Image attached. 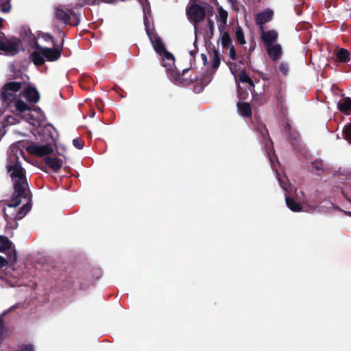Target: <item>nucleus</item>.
<instances>
[{
    "mask_svg": "<svg viewBox=\"0 0 351 351\" xmlns=\"http://www.w3.org/2000/svg\"><path fill=\"white\" fill-rule=\"evenodd\" d=\"M337 108L342 113L346 115L351 114V98L345 97L340 100L337 104Z\"/></svg>",
    "mask_w": 351,
    "mask_h": 351,
    "instance_id": "17",
    "label": "nucleus"
},
{
    "mask_svg": "<svg viewBox=\"0 0 351 351\" xmlns=\"http://www.w3.org/2000/svg\"><path fill=\"white\" fill-rule=\"evenodd\" d=\"M19 351H34L32 345H23Z\"/></svg>",
    "mask_w": 351,
    "mask_h": 351,
    "instance_id": "39",
    "label": "nucleus"
},
{
    "mask_svg": "<svg viewBox=\"0 0 351 351\" xmlns=\"http://www.w3.org/2000/svg\"><path fill=\"white\" fill-rule=\"evenodd\" d=\"M43 38L46 41L51 40L53 43V45H56V41L54 40V38L51 35H50L49 34H44L43 36Z\"/></svg>",
    "mask_w": 351,
    "mask_h": 351,
    "instance_id": "41",
    "label": "nucleus"
},
{
    "mask_svg": "<svg viewBox=\"0 0 351 351\" xmlns=\"http://www.w3.org/2000/svg\"><path fill=\"white\" fill-rule=\"evenodd\" d=\"M138 1L142 3L143 7V10H144V12H145V8H146V7H145V5H144L143 1H145V2L147 4V5H148V6H149V2H148V0H138Z\"/></svg>",
    "mask_w": 351,
    "mask_h": 351,
    "instance_id": "47",
    "label": "nucleus"
},
{
    "mask_svg": "<svg viewBox=\"0 0 351 351\" xmlns=\"http://www.w3.org/2000/svg\"><path fill=\"white\" fill-rule=\"evenodd\" d=\"M10 0H7V2L3 3L1 8V11L3 13H8L11 10Z\"/></svg>",
    "mask_w": 351,
    "mask_h": 351,
    "instance_id": "32",
    "label": "nucleus"
},
{
    "mask_svg": "<svg viewBox=\"0 0 351 351\" xmlns=\"http://www.w3.org/2000/svg\"><path fill=\"white\" fill-rule=\"evenodd\" d=\"M10 164L7 169L11 172L10 177L14 183V192L11 200L6 204L10 208H15L21 203V198H27L26 190L28 187L25 169L22 167L19 157L10 156Z\"/></svg>",
    "mask_w": 351,
    "mask_h": 351,
    "instance_id": "1",
    "label": "nucleus"
},
{
    "mask_svg": "<svg viewBox=\"0 0 351 351\" xmlns=\"http://www.w3.org/2000/svg\"><path fill=\"white\" fill-rule=\"evenodd\" d=\"M239 114L244 117H251L252 108L247 102H238L237 104Z\"/></svg>",
    "mask_w": 351,
    "mask_h": 351,
    "instance_id": "18",
    "label": "nucleus"
},
{
    "mask_svg": "<svg viewBox=\"0 0 351 351\" xmlns=\"http://www.w3.org/2000/svg\"><path fill=\"white\" fill-rule=\"evenodd\" d=\"M279 70L282 74L287 75L289 72L288 64L285 62H281L280 64L279 65Z\"/></svg>",
    "mask_w": 351,
    "mask_h": 351,
    "instance_id": "35",
    "label": "nucleus"
},
{
    "mask_svg": "<svg viewBox=\"0 0 351 351\" xmlns=\"http://www.w3.org/2000/svg\"><path fill=\"white\" fill-rule=\"evenodd\" d=\"M55 16L57 20L62 21L64 25L71 26L78 25L80 21V16L73 9L66 8L62 5L55 8Z\"/></svg>",
    "mask_w": 351,
    "mask_h": 351,
    "instance_id": "6",
    "label": "nucleus"
},
{
    "mask_svg": "<svg viewBox=\"0 0 351 351\" xmlns=\"http://www.w3.org/2000/svg\"><path fill=\"white\" fill-rule=\"evenodd\" d=\"M3 26V20L0 17V29ZM20 40L16 37L10 38L5 36V34L0 31V53L3 52L7 56H14L19 53Z\"/></svg>",
    "mask_w": 351,
    "mask_h": 351,
    "instance_id": "3",
    "label": "nucleus"
},
{
    "mask_svg": "<svg viewBox=\"0 0 351 351\" xmlns=\"http://www.w3.org/2000/svg\"><path fill=\"white\" fill-rule=\"evenodd\" d=\"M3 328H4L3 319L2 317H0V341L2 339Z\"/></svg>",
    "mask_w": 351,
    "mask_h": 351,
    "instance_id": "43",
    "label": "nucleus"
},
{
    "mask_svg": "<svg viewBox=\"0 0 351 351\" xmlns=\"http://www.w3.org/2000/svg\"><path fill=\"white\" fill-rule=\"evenodd\" d=\"M261 78H262V80H267V79H266V78H265V77H263V76H261Z\"/></svg>",
    "mask_w": 351,
    "mask_h": 351,
    "instance_id": "53",
    "label": "nucleus"
},
{
    "mask_svg": "<svg viewBox=\"0 0 351 351\" xmlns=\"http://www.w3.org/2000/svg\"><path fill=\"white\" fill-rule=\"evenodd\" d=\"M14 106L16 110L20 113L32 110V107L21 99H16Z\"/></svg>",
    "mask_w": 351,
    "mask_h": 351,
    "instance_id": "22",
    "label": "nucleus"
},
{
    "mask_svg": "<svg viewBox=\"0 0 351 351\" xmlns=\"http://www.w3.org/2000/svg\"><path fill=\"white\" fill-rule=\"evenodd\" d=\"M34 47L37 50L36 52L42 53L45 47L40 46L38 43H35Z\"/></svg>",
    "mask_w": 351,
    "mask_h": 351,
    "instance_id": "44",
    "label": "nucleus"
},
{
    "mask_svg": "<svg viewBox=\"0 0 351 351\" xmlns=\"http://www.w3.org/2000/svg\"><path fill=\"white\" fill-rule=\"evenodd\" d=\"M229 56L232 60H237V55L234 45L230 46Z\"/></svg>",
    "mask_w": 351,
    "mask_h": 351,
    "instance_id": "36",
    "label": "nucleus"
},
{
    "mask_svg": "<svg viewBox=\"0 0 351 351\" xmlns=\"http://www.w3.org/2000/svg\"><path fill=\"white\" fill-rule=\"evenodd\" d=\"M60 33L62 34V43H61V45L62 46L64 44V38L65 37V35L62 33V31H60Z\"/></svg>",
    "mask_w": 351,
    "mask_h": 351,
    "instance_id": "50",
    "label": "nucleus"
},
{
    "mask_svg": "<svg viewBox=\"0 0 351 351\" xmlns=\"http://www.w3.org/2000/svg\"><path fill=\"white\" fill-rule=\"evenodd\" d=\"M19 147L25 149L29 154L38 157L49 156L53 152V148L50 143L40 145L33 142L21 141L18 142Z\"/></svg>",
    "mask_w": 351,
    "mask_h": 351,
    "instance_id": "4",
    "label": "nucleus"
},
{
    "mask_svg": "<svg viewBox=\"0 0 351 351\" xmlns=\"http://www.w3.org/2000/svg\"><path fill=\"white\" fill-rule=\"evenodd\" d=\"M336 61L341 63H346L350 60V53L348 50L341 48L336 53Z\"/></svg>",
    "mask_w": 351,
    "mask_h": 351,
    "instance_id": "19",
    "label": "nucleus"
},
{
    "mask_svg": "<svg viewBox=\"0 0 351 351\" xmlns=\"http://www.w3.org/2000/svg\"><path fill=\"white\" fill-rule=\"evenodd\" d=\"M45 164L54 171H58L62 167V160L58 158L46 156L44 158Z\"/></svg>",
    "mask_w": 351,
    "mask_h": 351,
    "instance_id": "15",
    "label": "nucleus"
},
{
    "mask_svg": "<svg viewBox=\"0 0 351 351\" xmlns=\"http://www.w3.org/2000/svg\"><path fill=\"white\" fill-rule=\"evenodd\" d=\"M144 24L148 37H151L152 35L156 34L154 25L149 21L148 17L147 16H144Z\"/></svg>",
    "mask_w": 351,
    "mask_h": 351,
    "instance_id": "26",
    "label": "nucleus"
},
{
    "mask_svg": "<svg viewBox=\"0 0 351 351\" xmlns=\"http://www.w3.org/2000/svg\"><path fill=\"white\" fill-rule=\"evenodd\" d=\"M234 36H235V39H236L237 42L239 45H242L245 43L244 32H243L242 27L240 25H237L235 27Z\"/></svg>",
    "mask_w": 351,
    "mask_h": 351,
    "instance_id": "23",
    "label": "nucleus"
},
{
    "mask_svg": "<svg viewBox=\"0 0 351 351\" xmlns=\"http://www.w3.org/2000/svg\"><path fill=\"white\" fill-rule=\"evenodd\" d=\"M0 99L3 104H6L7 106H9L16 99V95L12 91L5 90H5L1 88L0 90Z\"/></svg>",
    "mask_w": 351,
    "mask_h": 351,
    "instance_id": "16",
    "label": "nucleus"
},
{
    "mask_svg": "<svg viewBox=\"0 0 351 351\" xmlns=\"http://www.w3.org/2000/svg\"><path fill=\"white\" fill-rule=\"evenodd\" d=\"M196 0H190V5L186 9V16L195 25L203 21L206 17V9L202 5L196 3Z\"/></svg>",
    "mask_w": 351,
    "mask_h": 351,
    "instance_id": "7",
    "label": "nucleus"
},
{
    "mask_svg": "<svg viewBox=\"0 0 351 351\" xmlns=\"http://www.w3.org/2000/svg\"><path fill=\"white\" fill-rule=\"evenodd\" d=\"M221 62V59L219 56V53L217 49L213 50V61L212 62V68L213 69H217Z\"/></svg>",
    "mask_w": 351,
    "mask_h": 351,
    "instance_id": "29",
    "label": "nucleus"
},
{
    "mask_svg": "<svg viewBox=\"0 0 351 351\" xmlns=\"http://www.w3.org/2000/svg\"><path fill=\"white\" fill-rule=\"evenodd\" d=\"M22 86L23 82H21L12 81L7 82L6 83H5L1 88H3V90H4L5 91L9 90L16 93L21 89Z\"/></svg>",
    "mask_w": 351,
    "mask_h": 351,
    "instance_id": "20",
    "label": "nucleus"
},
{
    "mask_svg": "<svg viewBox=\"0 0 351 351\" xmlns=\"http://www.w3.org/2000/svg\"><path fill=\"white\" fill-rule=\"evenodd\" d=\"M221 44L223 48L226 49L228 47L232 45V39L228 34V32H225L221 34Z\"/></svg>",
    "mask_w": 351,
    "mask_h": 351,
    "instance_id": "27",
    "label": "nucleus"
},
{
    "mask_svg": "<svg viewBox=\"0 0 351 351\" xmlns=\"http://www.w3.org/2000/svg\"><path fill=\"white\" fill-rule=\"evenodd\" d=\"M286 204L288 208L293 212H300L302 210V206L297 202L293 197H287L286 198Z\"/></svg>",
    "mask_w": 351,
    "mask_h": 351,
    "instance_id": "21",
    "label": "nucleus"
},
{
    "mask_svg": "<svg viewBox=\"0 0 351 351\" xmlns=\"http://www.w3.org/2000/svg\"><path fill=\"white\" fill-rule=\"evenodd\" d=\"M149 38L156 53L162 56L165 53L169 52L166 49L165 44L161 38L156 33L152 35L151 37H149Z\"/></svg>",
    "mask_w": 351,
    "mask_h": 351,
    "instance_id": "11",
    "label": "nucleus"
},
{
    "mask_svg": "<svg viewBox=\"0 0 351 351\" xmlns=\"http://www.w3.org/2000/svg\"><path fill=\"white\" fill-rule=\"evenodd\" d=\"M73 145L77 149H81L84 147V143L81 138H77L73 140Z\"/></svg>",
    "mask_w": 351,
    "mask_h": 351,
    "instance_id": "33",
    "label": "nucleus"
},
{
    "mask_svg": "<svg viewBox=\"0 0 351 351\" xmlns=\"http://www.w3.org/2000/svg\"><path fill=\"white\" fill-rule=\"evenodd\" d=\"M284 130L285 132L288 133L291 130H292V127L289 123H285L284 125Z\"/></svg>",
    "mask_w": 351,
    "mask_h": 351,
    "instance_id": "45",
    "label": "nucleus"
},
{
    "mask_svg": "<svg viewBox=\"0 0 351 351\" xmlns=\"http://www.w3.org/2000/svg\"><path fill=\"white\" fill-rule=\"evenodd\" d=\"M61 49L54 47H45L42 53L33 51L31 54V59L34 64L38 66H43L46 60L49 62L56 61L61 56Z\"/></svg>",
    "mask_w": 351,
    "mask_h": 351,
    "instance_id": "5",
    "label": "nucleus"
},
{
    "mask_svg": "<svg viewBox=\"0 0 351 351\" xmlns=\"http://www.w3.org/2000/svg\"><path fill=\"white\" fill-rule=\"evenodd\" d=\"M40 110V108H34V110Z\"/></svg>",
    "mask_w": 351,
    "mask_h": 351,
    "instance_id": "51",
    "label": "nucleus"
},
{
    "mask_svg": "<svg viewBox=\"0 0 351 351\" xmlns=\"http://www.w3.org/2000/svg\"><path fill=\"white\" fill-rule=\"evenodd\" d=\"M101 0H84V4L88 5H99Z\"/></svg>",
    "mask_w": 351,
    "mask_h": 351,
    "instance_id": "38",
    "label": "nucleus"
},
{
    "mask_svg": "<svg viewBox=\"0 0 351 351\" xmlns=\"http://www.w3.org/2000/svg\"><path fill=\"white\" fill-rule=\"evenodd\" d=\"M201 56H202V60H203L204 62H206V60H207L206 56L205 54L202 53V54L201 55Z\"/></svg>",
    "mask_w": 351,
    "mask_h": 351,
    "instance_id": "49",
    "label": "nucleus"
},
{
    "mask_svg": "<svg viewBox=\"0 0 351 351\" xmlns=\"http://www.w3.org/2000/svg\"><path fill=\"white\" fill-rule=\"evenodd\" d=\"M9 254L10 265H13L17 262V253L12 242L5 236L0 235V252L6 251Z\"/></svg>",
    "mask_w": 351,
    "mask_h": 351,
    "instance_id": "8",
    "label": "nucleus"
},
{
    "mask_svg": "<svg viewBox=\"0 0 351 351\" xmlns=\"http://www.w3.org/2000/svg\"><path fill=\"white\" fill-rule=\"evenodd\" d=\"M311 165L318 175L324 172L323 163L322 160H315L312 162Z\"/></svg>",
    "mask_w": 351,
    "mask_h": 351,
    "instance_id": "31",
    "label": "nucleus"
},
{
    "mask_svg": "<svg viewBox=\"0 0 351 351\" xmlns=\"http://www.w3.org/2000/svg\"><path fill=\"white\" fill-rule=\"evenodd\" d=\"M14 121V118L12 116H8L7 117V122L10 124H13Z\"/></svg>",
    "mask_w": 351,
    "mask_h": 351,
    "instance_id": "46",
    "label": "nucleus"
},
{
    "mask_svg": "<svg viewBox=\"0 0 351 351\" xmlns=\"http://www.w3.org/2000/svg\"><path fill=\"white\" fill-rule=\"evenodd\" d=\"M22 95L30 103L36 104L40 99V94L37 89L32 86H28L23 90Z\"/></svg>",
    "mask_w": 351,
    "mask_h": 351,
    "instance_id": "13",
    "label": "nucleus"
},
{
    "mask_svg": "<svg viewBox=\"0 0 351 351\" xmlns=\"http://www.w3.org/2000/svg\"><path fill=\"white\" fill-rule=\"evenodd\" d=\"M117 0H101V2H104L107 3H114Z\"/></svg>",
    "mask_w": 351,
    "mask_h": 351,
    "instance_id": "48",
    "label": "nucleus"
},
{
    "mask_svg": "<svg viewBox=\"0 0 351 351\" xmlns=\"http://www.w3.org/2000/svg\"><path fill=\"white\" fill-rule=\"evenodd\" d=\"M219 15H220L221 19L223 21H226L227 18H228V12L226 10H224L223 9H220L219 10Z\"/></svg>",
    "mask_w": 351,
    "mask_h": 351,
    "instance_id": "40",
    "label": "nucleus"
},
{
    "mask_svg": "<svg viewBox=\"0 0 351 351\" xmlns=\"http://www.w3.org/2000/svg\"><path fill=\"white\" fill-rule=\"evenodd\" d=\"M29 119L32 118V115L29 114Z\"/></svg>",
    "mask_w": 351,
    "mask_h": 351,
    "instance_id": "55",
    "label": "nucleus"
},
{
    "mask_svg": "<svg viewBox=\"0 0 351 351\" xmlns=\"http://www.w3.org/2000/svg\"><path fill=\"white\" fill-rule=\"evenodd\" d=\"M262 33L261 38L264 43L265 47H269L270 45H275L274 43L277 41L278 38V32L274 29L271 30H263V27H261Z\"/></svg>",
    "mask_w": 351,
    "mask_h": 351,
    "instance_id": "10",
    "label": "nucleus"
},
{
    "mask_svg": "<svg viewBox=\"0 0 351 351\" xmlns=\"http://www.w3.org/2000/svg\"><path fill=\"white\" fill-rule=\"evenodd\" d=\"M287 138L290 143L293 145L298 142L300 139V134L298 132L292 130L287 133Z\"/></svg>",
    "mask_w": 351,
    "mask_h": 351,
    "instance_id": "28",
    "label": "nucleus"
},
{
    "mask_svg": "<svg viewBox=\"0 0 351 351\" xmlns=\"http://www.w3.org/2000/svg\"><path fill=\"white\" fill-rule=\"evenodd\" d=\"M208 28L210 37H212L214 34L215 25L214 22L210 19H208Z\"/></svg>",
    "mask_w": 351,
    "mask_h": 351,
    "instance_id": "37",
    "label": "nucleus"
},
{
    "mask_svg": "<svg viewBox=\"0 0 351 351\" xmlns=\"http://www.w3.org/2000/svg\"><path fill=\"white\" fill-rule=\"evenodd\" d=\"M274 16V12L271 10L266 9L264 11L258 13L255 16L256 23L258 25L262 26L271 21Z\"/></svg>",
    "mask_w": 351,
    "mask_h": 351,
    "instance_id": "12",
    "label": "nucleus"
},
{
    "mask_svg": "<svg viewBox=\"0 0 351 351\" xmlns=\"http://www.w3.org/2000/svg\"><path fill=\"white\" fill-rule=\"evenodd\" d=\"M239 80L242 83H247L250 86H254V84L253 80L250 77V76L246 73L245 70L241 71L239 74Z\"/></svg>",
    "mask_w": 351,
    "mask_h": 351,
    "instance_id": "25",
    "label": "nucleus"
},
{
    "mask_svg": "<svg viewBox=\"0 0 351 351\" xmlns=\"http://www.w3.org/2000/svg\"><path fill=\"white\" fill-rule=\"evenodd\" d=\"M265 49L269 57L274 62L278 60L282 54V47L280 44L265 47Z\"/></svg>",
    "mask_w": 351,
    "mask_h": 351,
    "instance_id": "14",
    "label": "nucleus"
},
{
    "mask_svg": "<svg viewBox=\"0 0 351 351\" xmlns=\"http://www.w3.org/2000/svg\"><path fill=\"white\" fill-rule=\"evenodd\" d=\"M31 204L27 203L24 204L16 213H11L9 215L5 209H3V215L5 219L8 221L9 220H20L30 210Z\"/></svg>",
    "mask_w": 351,
    "mask_h": 351,
    "instance_id": "9",
    "label": "nucleus"
},
{
    "mask_svg": "<svg viewBox=\"0 0 351 351\" xmlns=\"http://www.w3.org/2000/svg\"><path fill=\"white\" fill-rule=\"evenodd\" d=\"M162 65L166 68V72L168 77L176 84L186 86L192 82V80H187L183 77L184 73L189 71L188 69H184L182 73H180L175 66V58L170 52H167L162 55Z\"/></svg>",
    "mask_w": 351,
    "mask_h": 351,
    "instance_id": "2",
    "label": "nucleus"
},
{
    "mask_svg": "<svg viewBox=\"0 0 351 351\" xmlns=\"http://www.w3.org/2000/svg\"><path fill=\"white\" fill-rule=\"evenodd\" d=\"M261 135L265 146L267 148L270 149V147H272L273 145V142L269 137V132L265 126L263 127L261 130Z\"/></svg>",
    "mask_w": 351,
    "mask_h": 351,
    "instance_id": "24",
    "label": "nucleus"
},
{
    "mask_svg": "<svg viewBox=\"0 0 351 351\" xmlns=\"http://www.w3.org/2000/svg\"><path fill=\"white\" fill-rule=\"evenodd\" d=\"M20 153H21V154H22V155H23V154H24V152H23V150H20Z\"/></svg>",
    "mask_w": 351,
    "mask_h": 351,
    "instance_id": "52",
    "label": "nucleus"
},
{
    "mask_svg": "<svg viewBox=\"0 0 351 351\" xmlns=\"http://www.w3.org/2000/svg\"><path fill=\"white\" fill-rule=\"evenodd\" d=\"M254 47H255V45H254L253 47H250V49H251V50H253Z\"/></svg>",
    "mask_w": 351,
    "mask_h": 351,
    "instance_id": "54",
    "label": "nucleus"
},
{
    "mask_svg": "<svg viewBox=\"0 0 351 351\" xmlns=\"http://www.w3.org/2000/svg\"><path fill=\"white\" fill-rule=\"evenodd\" d=\"M196 43H197V40H195L193 43L194 49L190 50V51H189L190 55L193 57H194L197 53V51H198V49L196 46Z\"/></svg>",
    "mask_w": 351,
    "mask_h": 351,
    "instance_id": "42",
    "label": "nucleus"
},
{
    "mask_svg": "<svg viewBox=\"0 0 351 351\" xmlns=\"http://www.w3.org/2000/svg\"><path fill=\"white\" fill-rule=\"evenodd\" d=\"M343 138L351 143V123H347L343 130Z\"/></svg>",
    "mask_w": 351,
    "mask_h": 351,
    "instance_id": "30",
    "label": "nucleus"
},
{
    "mask_svg": "<svg viewBox=\"0 0 351 351\" xmlns=\"http://www.w3.org/2000/svg\"><path fill=\"white\" fill-rule=\"evenodd\" d=\"M8 263H10V261L9 258V254H8L7 258L0 256V269H1L5 266L8 265Z\"/></svg>",
    "mask_w": 351,
    "mask_h": 351,
    "instance_id": "34",
    "label": "nucleus"
}]
</instances>
